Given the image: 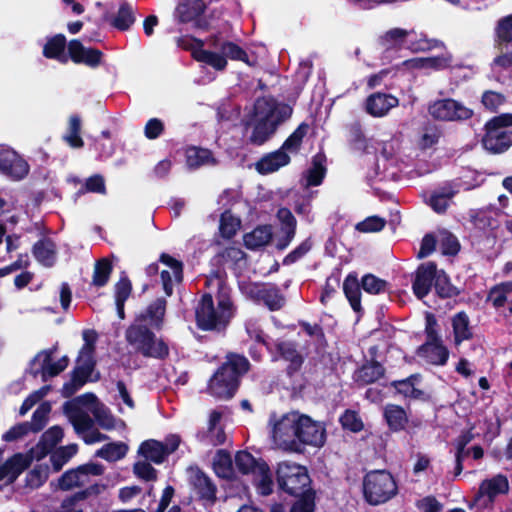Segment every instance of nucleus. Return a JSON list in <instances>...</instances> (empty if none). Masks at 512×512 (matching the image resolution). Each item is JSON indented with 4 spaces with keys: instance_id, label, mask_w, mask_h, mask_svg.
<instances>
[{
    "instance_id": "2eb2a0df",
    "label": "nucleus",
    "mask_w": 512,
    "mask_h": 512,
    "mask_svg": "<svg viewBox=\"0 0 512 512\" xmlns=\"http://www.w3.org/2000/svg\"><path fill=\"white\" fill-rule=\"evenodd\" d=\"M297 427V450L300 444L321 447L326 440L325 427L321 422L299 413Z\"/></svg>"
},
{
    "instance_id": "4c0bfd02",
    "label": "nucleus",
    "mask_w": 512,
    "mask_h": 512,
    "mask_svg": "<svg viewBox=\"0 0 512 512\" xmlns=\"http://www.w3.org/2000/svg\"><path fill=\"white\" fill-rule=\"evenodd\" d=\"M186 163L190 168H198L204 165L214 164L211 152L207 149L190 147L186 150Z\"/></svg>"
},
{
    "instance_id": "c85d7f7f",
    "label": "nucleus",
    "mask_w": 512,
    "mask_h": 512,
    "mask_svg": "<svg viewBox=\"0 0 512 512\" xmlns=\"http://www.w3.org/2000/svg\"><path fill=\"white\" fill-rule=\"evenodd\" d=\"M277 217L282 224L281 232L282 237L277 239V247L279 249L286 248L292 241L295 235L296 220L290 210L281 208L278 210Z\"/></svg>"
},
{
    "instance_id": "ddd939ff",
    "label": "nucleus",
    "mask_w": 512,
    "mask_h": 512,
    "mask_svg": "<svg viewBox=\"0 0 512 512\" xmlns=\"http://www.w3.org/2000/svg\"><path fill=\"white\" fill-rule=\"evenodd\" d=\"M429 114L439 121H464L470 119L473 110L452 98L440 99L432 102L428 108Z\"/></svg>"
},
{
    "instance_id": "8fccbe9b",
    "label": "nucleus",
    "mask_w": 512,
    "mask_h": 512,
    "mask_svg": "<svg viewBox=\"0 0 512 512\" xmlns=\"http://www.w3.org/2000/svg\"><path fill=\"white\" fill-rule=\"evenodd\" d=\"M325 175V168L322 164V157L317 155L313 159L312 167L304 176V186H318L321 184Z\"/></svg>"
},
{
    "instance_id": "3c124183",
    "label": "nucleus",
    "mask_w": 512,
    "mask_h": 512,
    "mask_svg": "<svg viewBox=\"0 0 512 512\" xmlns=\"http://www.w3.org/2000/svg\"><path fill=\"white\" fill-rule=\"evenodd\" d=\"M76 444H69L56 449L51 454V462L55 471H59L76 453Z\"/></svg>"
},
{
    "instance_id": "393cba45",
    "label": "nucleus",
    "mask_w": 512,
    "mask_h": 512,
    "mask_svg": "<svg viewBox=\"0 0 512 512\" xmlns=\"http://www.w3.org/2000/svg\"><path fill=\"white\" fill-rule=\"evenodd\" d=\"M63 430L59 426L48 429L41 437L40 442L30 450L36 461L43 459L62 440Z\"/></svg>"
},
{
    "instance_id": "a878e982",
    "label": "nucleus",
    "mask_w": 512,
    "mask_h": 512,
    "mask_svg": "<svg viewBox=\"0 0 512 512\" xmlns=\"http://www.w3.org/2000/svg\"><path fill=\"white\" fill-rule=\"evenodd\" d=\"M488 300L500 310L504 309L512 313V281L501 282L492 287L488 294Z\"/></svg>"
},
{
    "instance_id": "338daca9",
    "label": "nucleus",
    "mask_w": 512,
    "mask_h": 512,
    "mask_svg": "<svg viewBox=\"0 0 512 512\" xmlns=\"http://www.w3.org/2000/svg\"><path fill=\"white\" fill-rule=\"evenodd\" d=\"M48 474V466L38 465L28 473L27 484L32 488H37L47 480Z\"/></svg>"
},
{
    "instance_id": "bb28decb",
    "label": "nucleus",
    "mask_w": 512,
    "mask_h": 512,
    "mask_svg": "<svg viewBox=\"0 0 512 512\" xmlns=\"http://www.w3.org/2000/svg\"><path fill=\"white\" fill-rule=\"evenodd\" d=\"M105 489L104 485L92 484L84 491L78 492L66 498L57 512H83L81 501L90 495L100 494Z\"/></svg>"
},
{
    "instance_id": "c756f323",
    "label": "nucleus",
    "mask_w": 512,
    "mask_h": 512,
    "mask_svg": "<svg viewBox=\"0 0 512 512\" xmlns=\"http://www.w3.org/2000/svg\"><path fill=\"white\" fill-rule=\"evenodd\" d=\"M272 235L270 225H261L244 235V244L248 249H258L267 245L271 241Z\"/></svg>"
},
{
    "instance_id": "f257e3e1",
    "label": "nucleus",
    "mask_w": 512,
    "mask_h": 512,
    "mask_svg": "<svg viewBox=\"0 0 512 512\" xmlns=\"http://www.w3.org/2000/svg\"><path fill=\"white\" fill-rule=\"evenodd\" d=\"M165 309L166 301L157 299L126 330L129 345L145 357L164 358L168 355L167 344L148 328V325L152 328L161 327Z\"/></svg>"
},
{
    "instance_id": "cd10ccee",
    "label": "nucleus",
    "mask_w": 512,
    "mask_h": 512,
    "mask_svg": "<svg viewBox=\"0 0 512 512\" xmlns=\"http://www.w3.org/2000/svg\"><path fill=\"white\" fill-rule=\"evenodd\" d=\"M419 354L427 362L434 365H444L449 356V352L440 340L427 341L419 351Z\"/></svg>"
},
{
    "instance_id": "473e14b6",
    "label": "nucleus",
    "mask_w": 512,
    "mask_h": 512,
    "mask_svg": "<svg viewBox=\"0 0 512 512\" xmlns=\"http://www.w3.org/2000/svg\"><path fill=\"white\" fill-rule=\"evenodd\" d=\"M138 453L155 464H161L167 457L165 454L164 444L157 440L144 441L138 450Z\"/></svg>"
},
{
    "instance_id": "6e6552de",
    "label": "nucleus",
    "mask_w": 512,
    "mask_h": 512,
    "mask_svg": "<svg viewBox=\"0 0 512 512\" xmlns=\"http://www.w3.org/2000/svg\"><path fill=\"white\" fill-rule=\"evenodd\" d=\"M84 345L80 350L76 368L71 382L63 386L62 393L65 397L74 394L87 380H92L94 369V346L97 340V333L94 330L83 331Z\"/></svg>"
},
{
    "instance_id": "603ef678",
    "label": "nucleus",
    "mask_w": 512,
    "mask_h": 512,
    "mask_svg": "<svg viewBox=\"0 0 512 512\" xmlns=\"http://www.w3.org/2000/svg\"><path fill=\"white\" fill-rule=\"evenodd\" d=\"M437 243L443 254L454 255L459 251L457 238L446 230L437 233Z\"/></svg>"
},
{
    "instance_id": "9b49d317",
    "label": "nucleus",
    "mask_w": 512,
    "mask_h": 512,
    "mask_svg": "<svg viewBox=\"0 0 512 512\" xmlns=\"http://www.w3.org/2000/svg\"><path fill=\"white\" fill-rule=\"evenodd\" d=\"M299 412L293 411L279 418H271V435L274 444L283 450L297 451V423Z\"/></svg>"
},
{
    "instance_id": "7ed1b4c3",
    "label": "nucleus",
    "mask_w": 512,
    "mask_h": 512,
    "mask_svg": "<svg viewBox=\"0 0 512 512\" xmlns=\"http://www.w3.org/2000/svg\"><path fill=\"white\" fill-rule=\"evenodd\" d=\"M64 412L78 434L93 427L94 421L90 417L91 414L101 427L105 429L113 427L111 415L93 394H84L71 402H67L64 405Z\"/></svg>"
},
{
    "instance_id": "4468645a",
    "label": "nucleus",
    "mask_w": 512,
    "mask_h": 512,
    "mask_svg": "<svg viewBox=\"0 0 512 512\" xmlns=\"http://www.w3.org/2000/svg\"><path fill=\"white\" fill-rule=\"evenodd\" d=\"M104 468L98 463H87L66 471L57 482V487L67 491L75 488H81L91 483L92 477L103 474Z\"/></svg>"
},
{
    "instance_id": "79ce46f5",
    "label": "nucleus",
    "mask_w": 512,
    "mask_h": 512,
    "mask_svg": "<svg viewBox=\"0 0 512 512\" xmlns=\"http://www.w3.org/2000/svg\"><path fill=\"white\" fill-rule=\"evenodd\" d=\"M128 451L126 444L122 442H113L104 445L96 452V456L109 462H115L122 459Z\"/></svg>"
},
{
    "instance_id": "7c9ffc66",
    "label": "nucleus",
    "mask_w": 512,
    "mask_h": 512,
    "mask_svg": "<svg viewBox=\"0 0 512 512\" xmlns=\"http://www.w3.org/2000/svg\"><path fill=\"white\" fill-rule=\"evenodd\" d=\"M66 38L58 34L47 40L43 47V55L49 59L58 60L61 63H67L68 56L65 54Z\"/></svg>"
},
{
    "instance_id": "1a4fd4ad",
    "label": "nucleus",
    "mask_w": 512,
    "mask_h": 512,
    "mask_svg": "<svg viewBox=\"0 0 512 512\" xmlns=\"http://www.w3.org/2000/svg\"><path fill=\"white\" fill-rule=\"evenodd\" d=\"M363 492L371 505L387 502L397 493V485L392 475L384 470L371 471L364 477Z\"/></svg>"
},
{
    "instance_id": "f704fd0d",
    "label": "nucleus",
    "mask_w": 512,
    "mask_h": 512,
    "mask_svg": "<svg viewBox=\"0 0 512 512\" xmlns=\"http://www.w3.org/2000/svg\"><path fill=\"white\" fill-rule=\"evenodd\" d=\"M34 256L42 265L50 267L56 260V246L50 239H42L34 245Z\"/></svg>"
},
{
    "instance_id": "a211bd4d",
    "label": "nucleus",
    "mask_w": 512,
    "mask_h": 512,
    "mask_svg": "<svg viewBox=\"0 0 512 512\" xmlns=\"http://www.w3.org/2000/svg\"><path fill=\"white\" fill-rule=\"evenodd\" d=\"M160 263L163 266L160 270L163 289L166 295L170 296L173 293V286L182 280V263L167 254L161 255Z\"/></svg>"
},
{
    "instance_id": "58836bf2",
    "label": "nucleus",
    "mask_w": 512,
    "mask_h": 512,
    "mask_svg": "<svg viewBox=\"0 0 512 512\" xmlns=\"http://www.w3.org/2000/svg\"><path fill=\"white\" fill-rule=\"evenodd\" d=\"M253 476L258 492L262 495H269L272 492L273 481L268 465L266 463L258 464Z\"/></svg>"
},
{
    "instance_id": "f03ea898",
    "label": "nucleus",
    "mask_w": 512,
    "mask_h": 512,
    "mask_svg": "<svg viewBox=\"0 0 512 512\" xmlns=\"http://www.w3.org/2000/svg\"><path fill=\"white\" fill-rule=\"evenodd\" d=\"M206 283L208 286H215L218 289L217 305H214L210 293L203 295L196 307V321L203 330L220 329L226 326L233 317L234 309L228 290L218 276L208 278Z\"/></svg>"
},
{
    "instance_id": "e433bc0d",
    "label": "nucleus",
    "mask_w": 512,
    "mask_h": 512,
    "mask_svg": "<svg viewBox=\"0 0 512 512\" xmlns=\"http://www.w3.org/2000/svg\"><path fill=\"white\" fill-rule=\"evenodd\" d=\"M343 291L348 299L352 309L355 312H360L361 307V292L360 285L356 275L349 274L343 283Z\"/></svg>"
},
{
    "instance_id": "bf43d9fd",
    "label": "nucleus",
    "mask_w": 512,
    "mask_h": 512,
    "mask_svg": "<svg viewBox=\"0 0 512 512\" xmlns=\"http://www.w3.org/2000/svg\"><path fill=\"white\" fill-rule=\"evenodd\" d=\"M362 288L369 294H380L387 290V282L372 275L367 274L362 278Z\"/></svg>"
},
{
    "instance_id": "412c9836",
    "label": "nucleus",
    "mask_w": 512,
    "mask_h": 512,
    "mask_svg": "<svg viewBox=\"0 0 512 512\" xmlns=\"http://www.w3.org/2000/svg\"><path fill=\"white\" fill-rule=\"evenodd\" d=\"M396 391L405 398L426 401L430 398L429 392L423 387L419 375H412L406 379L392 383Z\"/></svg>"
},
{
    "instance_id": "4be33fe9",
    "label": "nucleus",
    "mask_w": 512,
    "mask_h": 512,
    "mask_svg": "<svg viewBox=\"0 0 512 512\" xmlns=\"http://www.w3.org/2000/svg\"><path fill=\"white\" fill-rule=\"evenodd\" d=\"M398 104V98L391 94L374 93L367 98L365 110L373 117H384Z\"/></svg>"
},
{
    "instance_id": "37998d69",
    "label": "nucleus",
    "mask_w": 512,
    "mask_h": 512,
    "mask_svg": "<svg viewBox=\"0 0 512 512\" xmlns=\"http://www.w3.org/2000/svg\"><path fill=\"white\" fill-rule=\"evenodd\" d=\"M441 46V42L428 39L424 34H417L414 30L412 37L407 40V48L413 52H424Z\"/></svg>"
},
{
    "instance_id": "a19ab883",
    "label": "nucleus",
    "mask_w": 512,
    "mask_h": 512,
    "mask_svg": "<svg viewBox=\"0 0 512 512\" xmlns=\"http://www.w3.org/2000/svg\"><path fill=\"white\" fill-rule=\"evenodd\" d=\"M221 414L213 411L209 417L208 431L206 438L212 445H221L226 440V434L220 426Z\"/></svg>"
},
{
    "instance_id": "aec40b11",
    "label": "nucleus",
    "mask_w": 512,
    "mask_h": 512,
    "mask_svg": "<svg viewBox=\"0 0 512 512\" xmlns=\"http://www.w3.org/2000/svg\"><path fill=\"white\" fill-rule=\"evenodd\" d=\"M437 267L433 262L421 264L415 274L413 292L417 298L422 299L428 295L435 281Z\"/></svg>"
},
{
    "instance_id": "864d4df0",
    "label": "nucleus",
    "mask_w": 512,
    "mask_h": 512,
    "mask_svg": "<svg viewBox=\"0 0 512 512\" xmlns=\"http://www.w3.org/2000/svg\"><path fill=\"white\" fill-rule=\"evenodd\" d=\"M241 221L232 215L229 211L222 214L220 219V232L223 237L231 238L240 229Z\"/></svg>"
},
{
    "instance_id": "09e8293b",
    "label": "nucleus",
    "mask_w": 512,
    "mask_h": 512,
    "mask_svg": "<svg viewBox=\"0 0 512 512\" xmlns=\"http://www.w3.org/2000/svg\"><path fill=\"white\" fill-rule=\"evenodd\" d=\"M454 340L457 345L471 337L469 320L465 313H458L452 320Z\"/></svg>"
},
{
    "instance_id": "69168bd1",
    "label": "nucleus",
    "mask_w": 512,
    "mask_h": 512,
    "mask_svg": "<svg viewBox=\"0 0 512 512\" xmlns=\"http://www.w3.org/2000/svg\"><path fill=\"white\" fill-rule=\"evenodd\" d=\"M112 267L108 260L102 259L95 265L93 283L96 286H103L109 279Z\"/></svg>"
},
{
    "instance_id": "9d476101",
    "label": "nucleus",
    "mask_w": 512,
    "mask_h": 512,
    "mask_svg": "<svg viewBox=\"0 0 512 512\" xmlns=\"http://www.w3.org/2000/svg\"><path fill=\"white\" fill-rule=\"evenodd\" d=\"M512 113H503L490 119L485 125V136L482 139L486 150L502 153L512 146Z\"/></svg>"
},
{
    "instance_id": "423d86ee",
    "label": "nucleus",
    "mask_w": 512,
    "mask_h": 512,
    "mask_svg": "<svg viewBox=\"0 0 512 512\" xmlns=\"http://www.w3.org/2000/svg\"><path fill=\"white\" fill-rule=\"evenodd\" d=\"M308 130V124L301 123L278 150L264 155L256 163V170L260 174H270L288 165L291 160L290 155L299 152Z\"/></svg>"
},
{
    "instance_id": "4d7b16f0",
    "label": "nucleus",
    "mask_w": 512,
    "mask_h": 512,
    "mask_svg": "<svg viewBox=\"0 0 512 512\" xmlns=\"http://www.w3.org/2000/svg\"><path fill=\"white\" fill-rule=\"evenodd\" d=\"M264 461L256 460L250 453L246 451L238 452L235 456V464L237 468L244 474H255L256 466Z\"/></svg>"
},
{
    "instance_id": "f3484780",
    "label": "nucleus",
    "mask_w": 512,
    "mask_h": 512,
    "mask_svg": "<svg viewBox=\"0 0 512 512\" xmlns=\"http://www.w3.org/2000/svg\"><path fill=\"white\" fill-rule=\"evenodd\" d=\"M0 172L13 180H21L29 172L28 163L14 150L0 149Z\"/></svg>"
},
{
    "instance_id": "49530a36",
    "label": "nucleus",
    "mask_w": 512,
    "mask_h": 512,
    "mask_svg": "<svg viewBox=\"0 0 512 512\" xmlns=\"http://www.w3.org/2000/svg\"><path fill=\"white\" fill-rule=\"evenodd\" d=\"M384 374V369L378 362L367 363L356 373V380L363 384L372 383Z\"/></svg>"
},
{
    "instance_id": "13d9d810",
    "label": "nucleus",
    "mask_w": 512,
    "mask_h": 512,
    "mask_svg": "<svg viewBox=\"0 0 512 512\" xmlns=\"http://www.w3.org/2000/svg\"><path fill=\"white\" fill-rule=\"evenodd\" d=\"M452 63V56L450 53L445 52L439 56L424 57L425 71H439L450 67Z\"/></svg>"
},
{
    "instance_id": "39448f33",
    "label": "nucleus",
    "mask_w": 512,
    "mask_h": 512,
    "mask_svg": "<svg viewBox=\"0 0 512 512\" xmlns=\"http://www.w3.org/2000/svg\"><path fill=\"white\" fill-rule=\"evenodd\" d=\"M248 368L249 362L245 357L236 354L229 355L227 361L211 378L210 393L218 398H231L237 389L238 377Z\"/></svg>"
},
{
    "instance_id": "dca6fc26",
    "label": "nucleus",
    "mask_w": 512,
    "mask_h": 512,
    "mask_svg": "<svg viewBox=\"0 0 512 512\" xmlns=\"http://www.w3.org/2000/svg\"><path fill=\"white\" fill-rule=\"evenodd\" d=\"M188 480L195 495L205 506H211L216 501V486L212 480L198 468L188 470Z\"/></svg>"
},
{
    "instance_id": "e2e57ef3",
    "label": "nucleus",
    "mask_w": 512,
    "mask_h": 512,
    "mask_svg": "<svg viewBox=\"0 0 512 512\" xmlns=\"http://www.w3.org/2000/svg\"><path fill=\"white\" fill-rule=\"evenodd\" d=\"M149 460H139L133 465V473L139 479L144 481H155L157 478V471L148 462Z\"/></svg>"
},
{
    "instance_id": "2f4dec72",
    "label": "nucleus",
    "mask_w": 512,
    "mask_h": 512,
    "mask_svg": "<svg viewBox=\"0 0 512 512\" xmlns=\"http://www.w3.org/2000/svg\"><path fill=\"white\" fill-rule=\"evenodd\" d=\"M509 489V483L506 477L497 475L481 483L479 493L481 496H487L490 500L499 494H504Z\"/></svg>"
},
{
    "instance_id": "6e6d98bb",
    "label": "nucleus",
    "mask_w": 512,
    "mask_h": 512,
    "mask_svg": "<svg viewBox=\"0 0 512 512\" xmlns=\"http://www.w3.org/2000/svg\"><path fill=\"white\" fill-rule=\"evenodd\" d=\"M281 356L290 362L289 371H296L302 364V357L292 343L283 342L278 345Z\"/></svg>"
},
{
    "instance_id": "de8ad7c7",
    "label": "nucleus",
    "mask_w": 512,
    "mask_h": 512,
    "mask_svg": "<svg viewBox=\"0 0 512 512\" xmlns=\"http://www.w3.org/2000/svg\"><path fill=\"white\" fill-rule=\"evenodd\" d=\"M81 131V119L77 115H72L69 118V126L67 133L63 136V139L72 148H81L84 142L80 136Z\"/></svg>"
},
{
    "instance_id": "b1692460",
    "label": "nucleus",
    "mask_w": 512,
    "mask_h": 512,
    "mask_svg": "<svg viewBox=\"0 0 512 512\" xmlns=\"http://www.w3.org/2000/svg\"><path fill=\"white\" fill-rule=\"evenodd\" d=\"M70 58L75 63H84L91 67L100 64L102 53L97 49H87L80 41L72 40L68 44Z\"/></svg>"
},
{
    "instance_id": "774afa93",
    "label": "nucleus",
    "mask_w": 512,
    "mask_h": 512,
    "mask_svg": "<svg viewBox=\"0 0 512 512\" xmlns=\"http://www.w3.org/2000/svg\"><path fill=\"white\" fill-rule=\"evenodd\" d=\"M340 422L343 428L352 432H359L364 426L359 415L352 410L345 411V413L340 417Z\"/></svg>"
},
{
    "instance_id": "052dcab7",
    "label": "nucleus",
    "mask_w": 512,
    "mask_h": 512,
    "mask_svg": "<svg viewBox=\"0 0 512 512\" xmlns=\"http://www.w3.org/2000/svg\"><path fill=\"white\" fill-rule=\"evenodd\" d=\"M135 21L133 10L130 6L124 4L120 7L113 20V25L120 30H127Z\"/></svg>"
},
{
    "instance_id": "5701e85b",
    "label": "nucleus",
    "mask_w": 512,
    "mask_h": 512,
    "mask_svg": "<svg viewBox=\"0 0 512 512\" xmlns=\"http://www.w3.org/2000/svg\"><path fill=\"white\" fill-rule=\"evenodd\" d=\"M204 9L203 0H187L178 5L175 16L180 23H191L194 27H201L200 16Z\"/></svg>"
},
{
    "instance_id": "5fc2aeb1",
    "label": "nucleus",
    "mask_w": 512,
    "mask_h": 512,
    "mask_svg": "<svg viewBox=\"0 0 512 512\" xmlns=\"http://www.w3.org/2000/svg\"><path fill=\"white\" fill-rule=\"evenodd\" d=\"M434 286L440 297H453L458 293L443 270L437 269Z\"/></svg>"
},
{
    "instance_id": "0eeeda50",
    "label": "nucleus",
    "mask_w": 512,
    "mask_h": 512,
    "mask_svg": "<svg viewBox=\"0 0 512 512\" xmlns=\"http://www.w3.org/2000/svg\"><path fill=\"white\" fill-rule=\"evenodd\" d=\"M190 46L195 60L203 62L216 70H224L227 66V58L242 61L248 66H254L255 60H251L247 53L233 42H224L220 45L221 54L203 49V42L193 40Z\"/></svg>"
},
{
    "instance_id": "c9c22d12",
    "label": "nucleus",
    "mask_w": 512,
    "mask_h": 512,
    "mask_svg": "<svg viewBox=\"0 0 512 512\" xmlns=\"http://www.w3.org/2000/svg\"><path fill=\"white\" fill-rule=\"evenodd\" d=\"M455 194L456 191L453 190L452 187H443L431 194L428 204L436 213H444Z\"/></svg>"
},
{
    "instance_id": "72a5a7b5",
    "label": "nucleus",
    "mask_w": 512,
    "mask_h": 512,
    "mask_svg": "<svg viewBox=\"0 0 512 512\" xmlns=\"http://www.w3.org/2000/svg\"><path fill=\"white\" fill-rule=\"evenodd\" d=\"M35 361L41 362V370L44 380H46L47 377L58 375L68 365L67 357H62L56 362H51L50 354L47 352L38 354Z\"/></svg>"
},
{
    "instance_id": "a18cd8bd",
    "label": "nucleus",
    "mask_w": 512,
    "mask_h": 512,
    "mask_svg": "<svg viewBox=\"0 0 512 512\" xmlns=\"http://www.w3.org/2000/svg\"><path fill=\"white\" fill-rule=\"evenodd\" d=\"M412 34L413 30L393 28L382 35L381 41L386 47L401 46L404 43H407L408 38H411Z\"/></svg>"
},
{
    "instance_id": "0e129e2a",
    "label": "nucleus",
    "mask_w": 512,
    "mask_h": 512,
    "mask_svg": "<svg viewBox=\"0 0 512 512\" xmlns=\"http://www.w3.org/2000/svg\"><path fill=\"white\" fill-rule=\"evenodd\" d=\"M51 411V406L48 402L42 403L34 412L32 421L29 423L30 429L33 432L41 430L46 424L47 416Z\"/></svg>"
},
{
    "instance_id": "6ab92c4d",
    "label": "nucleus",
    "mask_w": 512,
    "mask_h": 512,
    "mask_svg": "<svg viewBox=\"0 0 512 512\" xmlns=\"http://www.w3.org/2000/svg\"><path fill=\"white\" fill-rule=\"evenodd\" d=\"M34 460L35 458L30 451L26 454H15L0 466V481L5 484L14 482L22 471Z\"/></svg>"
},
{
    "instance_id": "680f3d73",
    "label": "nucleus",
    "mask_w": 512,
    "mask_h": 512,
    "mask_svg": "<svg viewBox=\"0 0 512 512\" xmlns=\"http://www.w3.org/2000/svg\"><path fill=\"white\" fill-rule=\"evenodd\" d=\"M260 301H263L270 310H277L284 305L285 300L276 288L266 287Z\"/></svg>"
},
{
    "instance_id": "ea45409f",
    "label": "nucleus",
    "mask_w": 512,
    "mask_h": 512,
    "mask_svg": "<svg viewBox=\"0 0 512 512\" xmlns=\"http://www.w3.org/2000/svg\"><path fill=\"white\" fill-rule=\"evenodd\" d=\"M384 416L389 427L394 431L404 429L408 421L405 410L397 405H387L384 410Z\"/></svg>"
},
{
    "instance_id": "f8f14e48",
    "label": "nucleus",
    "mask_w": 512,
    "mask_h": 512,
    "mask_svg": "<svg viewBox=\"0 0 512 512\" xmlns=\"http://www.w3.org/2000/svg\"><path fill=\"white\" fill-rule=\"evenodd\" d=\"M277 481L282 490L291 495H301L307 489L310 478L305 467L282 462L277 468Z\"/></svg>"
},
{
    "instance_id": "c03bdc74",
    "label": "nucleus",
    "mask_w": 512,
    "mask_h": 512,
    "mask_svg": "<svg viewBox=\"0 0 512 512\" xmlns=\"http://www.w3.org/2000/svg\"><path fill=\"white\" fill-rule=\"evenodd\" d=\"M213 469L221 478H229L233 474V463L229 453L224 450L217 451L213 460Z\"/></svg>"
},
{
    "instance_id": "20e7f679",
    "label": "nucleus",
    "mask_w": 512,
    "mask_h": 512,
    "mask_svg": "<svg viewBox=\"0 0 512 512\" xmlns=\"http://www.w3.org/2000/svg\"><path fill=\"white\" fill-rule=\"evenodd\" d=\"M291 108L266 98L258 99L254 106V126L249 137L251 143L261 145L276 131L277 126L288 119Z\"/></svg>"
}]
</instances>
